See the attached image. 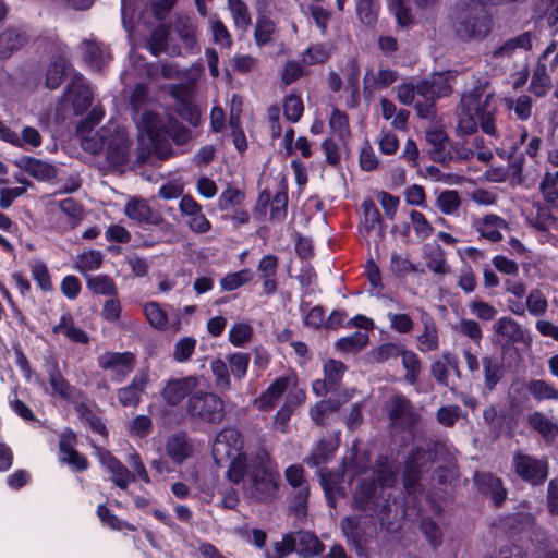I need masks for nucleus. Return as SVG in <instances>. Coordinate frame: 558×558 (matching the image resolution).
Wrapping results in <instances>:
<instances>
[{
    "instance_id": "1",
    "label": "nucleus",
    "mask_w": 558,
    "mask_h": 558,
    "mask_svg": "<svg viewBox=\"0 0 558 558\" xmlns=\"http://www.w3.org/2000/svg\"><path fill=\"white\" fill-rule=\"evenodd\" d=\"M104 117L100 107H94L89 114L77 125V134L84 150L90 154L104 151L108 169H116L129 161L132 142L124 128L116 124H107L94 134L92 129Z\"/></svg>"
},
{
    "instance_id": "2",
    "label": "nucleus",
    "mask_w": 558,
    "mask_h": 558,
    "mask_svg": "<svg viewBox=\"0 0 558 558\" xmlns=\"http://www.w3.org/2000/svg\"><path fill=\"white\" fill-rule=\"evenodd\" d=\"M489 85L488 76L482 74L475 78L473 88L462 95V112L458 121V129L462 133L473 134L480 124L486 134H496L495 114L498 106L494 93H486Z\"/></svg>"
},
{
    "instance_id": "3",
    "label": "nucleus",
    "mask_w": 558,
    "mask_h": 558,
    "mask_svg": "<svg viewBox=\"0 0 558 558\" xmlns=\"http://www.w3.org/2000/svg\"><path fill=\"white\" fill-rule=\"evenodd\" d=\"M390 496V493L379 489L375 480H364L353 493L352 507L366 517H379L389 508Z\"/></svg>"
},
{
    "instance_id": "4",
    "label": "nucleus",
    "mask_w": 558,
    "mask_h": 558,
    "mask_svg": "<svg viewBox=\"0 0 558 558\" xmlns=\"http://www.w3.org/2000/svg\"><path fill=\"white\" fill-rule=\"evenodd\" d=\"M186 412L211 424H220L226 415L222 399L214 392L197 391L189 397Z\"/></svg>"
},
{
    "instance_id": "5",
    "label": "nucleus",
    "mask_w": 558,
    "mask_h": 558,
    "mask_svg": "<svg viewBox=\"0 0 558 558\" xmlns=\"http://www.w3.org/2000/svg\"><path fill=\"white\" fill-rule=\"evenodd\" d=\"M386 412L395 430H411L421 420L420 411L402 395H393L387 401Z\"/></svg>"
},
{
    "instance_id": "6",
    "label": "nucleus",
    "mask_w": 558,
    "mask_h": 558,
    "mask_svg": "<svg viewBox=\"0 0 558 558\" xmlns=\"http://www.w3.org/2000/svg\"><path fill=\"white\" fill-rule=\"evenodd\" d=\"M453 27L461 39H482L490 31V21L482 9H462L456 17Z\"/></svg>"
},
{
    "instance_id": "7",
    "label": "nucleus",
    "mask_w": 558,
    "mask_h": 558,
    "mask_svg": "<svg viewBox=\"0 0 558 558\" xmlns=\"http://www.w3.org/2000/svg\"><path fill=\"white\" fill-rule=\"evenodd\" d=\"M145 47L155 57H158L160 53H166L170 57L183 54L181 45L175 43V38L172 36L171 26L167 24H159L151 31L146 38Z\"/></svg>"
},
{
    "instance_id": "8",
    "label": "nucleus",
    "mask_w": 558,
    "mask_h": 558,
    "mask_svg": "<svg viewBox=\"0 0 558 558\" xmlns=\"http://www.w3.org/2000/svg\"><path fill=\"white\" fill-rule=\"evenodd\" d=\"M243 446L241 434L235 428H225L215 438L213 457L218 464L228 462L241 453Z\"/></svg>"
},
{
    "instance_id": "9",
    "label": "nucleus",
    "mask_w": 558,
    "mask_h": 558,
    "mask_svg": "<svg viewBox=\"0 0 558 558\" xmlns=\"http://www.w3.org/2000/svg\"><path fill=\"white\" fill-rule=\"evenodd\" d=\"M513 468L519 477L532 485L542 484L548 475L546 461L521 452L513 456Z\"/></svg>"
},
{
    "instance_id": "10",
    "label": "nucleus",
    "mask_w": 558,
    "mask_h": 558,
    "mask_svg": "<svg viewBox=\"0 0 558 558\" xmlns=\"http://www.w3.org/2000/svg\"><path fill=\"white\" fill-rule=\"evenodd\" d=\"M251 494L260 501L275 496L277 490V476L269 468L253 469L248 472Z\"/></svg>"
},
{
    "instance_id": "11",
    "label": "nucleus",
    "mask_w": 558,
    "mask_h": 558,
    "mask_svg": "<svg viewBox=\"0 0 558 558\" xmlns=\"http://www.w3.org/2000/svg\"><path fill=\"white\" fill-rule=\"evenodd\" d=\"M94 93L81 74H74L66 87L65 98L72 104L75 114H82L90 107Z\"/></svg>"
},
{
    "instance_id": "12",
    "label": "nucleus",
    "mask_w": 558,
    "mask_h": 558,
    "mask_svg": "<svg viewBox=\"0 0 558 558\" xmlns=\"http://www.w3.org/2000/svg\"><path fill=\"white\" fill-rule=\"evenodd\" d=\"M44 366L52 390L51 393L63 400H73L76 389L64 378L57 357L49 355L45 359Z\"/></svg>"
},
{
    "instance_id": "13",
    "label": "nucleus",
    "mask_w": 558,
    "mask_h": 558,
    "mask_svg": "<svg viewBox=\"0 0 558 558\" xmlns=\"http://www.w3.org/2000/svg\"><path fill=\"white\" fill-rule=\"evenodd\" d=\"M133 120L137 125L141 142L145 141V134L149 143L154 144L156 141H160L162 134L167 129L162 118L158 113L149 109L143 110V112L133 117Z\"/></svg>"
},
{
    "instance_id": "14",
    "label": "nucleus",
    "mask_w": 558,
    "mask_h": 558,
    "mask_svg": "<svg viewBox=\"0 0 558 558\" xmlns=\"http://www.w3.org/2000/svg\"><path fill=\"white\" fill-rule=\"evenodd\" d=\"M149 384V376L146 372L136 374L132 383L117 391L118 400L123 407L136 408L142 400V395Z\"/></svg>"
},
{
    "instance_id": "15",
    "label": "nucleus",
    "mask_w": 558,
    "mask_h": 558,
    "mask_svg": "<svg viewBox=\"0 0 558 558\" xmlns=\"http://www.w3.org/2000/svg\"><path fill=\"white\" fill-rule=\"evenodd\" d=\"M172 36L175 41L179 39L182 41L183 53H194L198 50L196 27L193 21L189 16H179L171 25Z\"/></svg>"
},
{
    "instance_id": "16",
    "label": "nucleus",
    "mask_w": 558,
    "mask_h": 558,
    "mask_svg": "<svg viewBox=\"0 0 558 558\" xmlns=\"http://www.w3.org/2000/svg\"><path fill=\"white\" fill-rule=\"evenodd\" d=\"M134 355L130 352H106L98 359V365L102 369H111L117 375V380L125 377L134 368Z\"/></svg>"
},
{
    "instance_id": "17",
    "label": "nucleus",
    "mask_w": 558,
    "mask_h": 558,
    "mask_svg": "<svg viewBox=\"0 0 558 558\" xmlns=\"http://www.w3.org/2000/svg\"><path fill=\"white\" fill-rule=\"evenodd\" d=\"M28 41L26 32L16 26H9L0 33V59H9Z\"/></svg>"
},
{
    "instance_id": "18",
    "label": "nucleus",
    "mask_w": 558,
    "mask_h": 558,
    "mask_svg": "<svg viewBox=\"0 0 558 558\" xmlns=\"http://www.w3.org/2000/svg\"><path fill=\"white\" fill-rule=\"evenodd\" d=\"M197 386L198 379L194 376L171 379L167 383L161 395L168 404L177 405Z\"/></svg>"
},
{
    "instance_id": "19",
    "label": "nucleus",
    "mask_w": 558,
    "mask_h": 558,
    "mask_svg": "<svg viewBox=\"0 0 558 558\" xmlns=\"http://www.w3.org/2000/svg\"><path fill=\"white\" fill-rule=\"evenodd\" d=\"M293 538V545L295 546V553L301 558H313L320 555L325 545L319 538L310 531H298L290 533Z\"/></svg>"
},
{
    "instance_id": "20",
    "label": "nucleus",
    "mask_w": 558,
    "mask_h": 558,
    "mask_svg": "<svg viewBox=\"0 0 558 558\" xmlns=\"http://www.w3.org/2000/svg\"><path fill=\"white\" fill-rule=\"evenodd\" d=\"M165 451L173 463L181 464L193 454V445L186 434L180 432L167 438Z\"/></svg>"
},
{
    "instance_id": "21",
    "label": "nucleus",
    "mask_w": 558,
    "mask_h": 558,
    "mask_svg": "<svg viewBox=\"0 0 558 558\" xmlns=\"http://www.w3.org/2000/svg\"><path fill=\"white\" fill-rule=\"evenodd\" d=\"M495 332L500 336L506 343H530V338L521 325L509 316L500 317L494 325Z\"/></svg>"
},
{
    "instance_id": "22",
    "label": "nucleus",
    "mask_w": 558,
    "mask_h": 558,
    "mask_svg": "<svg viewBox=\"0 0 558 558\" xmlns=\"http://www.w3.org/2000/svg\"><path fill=\"white\" fill-rule=\"evenodd\" d=\"M99 461L108 471L111 472L112 482L121 489H125L129 483L135 480V475H133L125 465L113 457L111 452L106 450L100 451Z\"/></svg>"
},
{
    "instance_id": "23",
    "label": "nucleus",
    "mask_w": 558,
    "mask_h": 558,
    "mask_svg": "<svg viewBox=\"0 0 558 558\" xmlns=\"http://www.w3.org/2000/svg\"><path fill=\"white\" fill-rule=\"evenodd\" d=\"M475 228L482 238L490 242H499L502 239L501 231L508 229V223L500 216L489 214L478 219Z\"/></svg>"
},
{
    "instance_id": "24",
    "label": "nucleus",
    "mask_w": 558,
    "mask_h": 558,
    "mask_svg": "<svg viewBox=\"0 0 558 558\" xmlns=\"http://www.w3.org/2000/svg\"><path fill=\"white\" fill-rule=\"evenodd\" d=\"M421 323L423 332L417 336L418 350L421 352H430L438 349V329L434 318L425 311L421 310Z\"/></svg>"
},
{
    "instance_id": "25",
    "label": "nucleus",
    "mask_w": 558,
    "mask_h": 558,
    "mask_svg": "<svg viewBox=\"0 0 558 558\" xmlns=\"http://www.w3.org/2000/svg\"><path fill=\"white\" fill-rule=\"evenodd\" d=\"M533 34L524 32L519 36L507 39L500 46L494 48L490 52L492 58H510L517 49L530 50L532 48Z\"/></svg>"
},
{
    "instance_id": "26",
    "label": "nucleus",
    "mask_w": 558,
    "mask_h": 558,
    "mask_svg": "<svg viewBox=\"0 0 558 558\" xmlns=\"http://www.w3.org/2000/svg\"><path fill=\"white\" fill-rule=\"evenodd\" d=\"M481 364L484 372V390L492 392L504 377L502 364L497 357L490 355L483 356Z\"/></svg>"
},
{
    "instance_id": "27",
    "label": "nucleus",
    "mask_w": 558,
    "mask_h": 558,
    "mask_svg": "<svg viewBox=\"0 0 558 558\" xmlns=\"http://www.w3.org/2000/svg\"><path fill=\"white\" fill-rule=\"evenodd\" d=\"M288 377L277 378L268 389L256 400L257 408L262 411L271 410L289 387Z\"/></svg>"
},
{
    "instance_id": "28",
    "label": "nucleus",
    "mask_w": 558,
    "mask_h": 558,
    "mask_svg": "<svg viewBox=\"0 0 558 558\" xmlns=\"http://www.w3.org/2000/svg\"><path fill=\"white\" fill-rule=\"evenodd\" d=\"M398 73L390 69H381L378 72L377 77L373 72V69H368L364 75V93L372 94L376 89L386 88L397 81Z\"/></svg>"
},
{
    "instance_id": "29",
    "label": "nucleus",
    "mask_w": 558,
    "mask_h": 558,
    "mask_svg": "<svg viewBox=\"0 0 558 558\" xmlns=\"http://www.w3.org/2000/svg\"><path fill=\"white\" fill-rule=\"evenodd\" d=\"M435 458L436 451L434 445L428 444L426 447H416L413 449L409 453L404 464L425 472L433 465Z\"/></svg>"
},
{
    "instance_id": "30",
    "label": "nucleus",
    "mask_w": 558,
    "mask_h": 558,
    "mask_svg": "<svg viewBox=\"0 0 558 558\" xmlns=\"http://www.w3.org/2000/svg\"><path fill=\"white\" fill-rule=\"evenodd\" d=\"M531 428L539 433L546 440H553L558 436V424L553 422L543 412L534 411L526 417Z\"/></svg>"
},
{
    "instance_id": "31",
    "label": "nucleus",
    "mask_w": 558,
    "mask_h": 558,
    "mask_svg": "<svg viewBox=\"0 0 558 558\" xmlns=\"http://www.w3.org/2000/svg\"><path fill=\"white\" fill-rule=\"evenodd\" d=\"M84 51L85 62L95 71H100L110 59L108 49L95 41H84Z\"/></svg>"
},
{
    "instance_id": "32",
    "label": "nucleus",
    "mask_w": 558,
    "mask_h": 558,
    "mask_svg": "<svg viewBox=\"0 0 558 558\" xmlns=\"http://www.w3.org/2000/svg\"><path fill=\"white\" fill-rule=\"evenodd\" d=\"M126 216L138 222L154 223L159 222V217L153 214L151 208L144 199H131L125 206Z\"/></svg>"
},
{
    "instance_id": "33",
    "label": "nucleus",
    "mask_w": 558,
    "mask_h": 558,
    "mask_svg": "<svg viewBox=\"0 0 558 558\" xmlns=\"http://www.w3.org/2000/svg\"><path fill=\"white\" fill-rule=\"evenodd\" d=\"M529 222L547 242L550 236H554L550 234L549 229H558V218L544 207H538L536 216L530 219Z\"/></svg>"
},
{
    "instance_id": "34",
    "label": "nucleus",
    "mask_w": 558,
    "mask_h": 558,
    "mask_svg": "<svg viewBox=\"0 0 558 558\" xmlns=\"http://www.w3.org/2000/svg\"><path fill=\"white\" fill-rule=\"evenodd\" d=\"M550 88L551 78L547 73L546 65L537 64L533 72L529 90L541 98L546 96Z\"/></svg>"
},
{
    "instance_id": "35",
    "label": "nucleus",
    "mask_w": 558,
    "mask_h": 558,
    "mask_svg": "<svg viewBox=\"0 0 558 558\" xmlns=\"http://www.w3.org/2000/svg\"><path fill=\"white\" fill-rule=\"evenodd\" d=\"M526 390L534 400H558V389L543 379H531L526 383Z\"/></svg>"
},
{
    "instance_id": "36",
    "label": "nucleus",
    "mask_w": 558,
    "mask_h": 558,
    "mask_svg": "<svg viewBox=\"0 0 558 558\" xmlns=\"http://www.w3.org/2000/svg\"><path fill=\"white\" fill-rule=\"evenodd\" d=\"M54 333H63L71 341L76 343H87L88 336L82 329L75 327L71 316H62L59 324L52 329Z\"/></svg>"
},
{
    "instance_id": "37",
    "label": "nucleus",
    "mask_w": 558,
    "mask_h": 558,
    "mask_svg": "<svg viewBox=\"0 0 558 558\" xmlns=\"http://www.w3.org/2000/svg\"><path fill=\"white\" fill-rule=\"evenodd\" d=\"M337 449V445L332 440H320L313 449L312 453L305 459L310 468L319 466L328 461Z\"/></svg>"
},
{
    "instance_id": "38",
    "label": "nucleus",
    "mask_w": 558,
    "mask_h": 558,
    "mask_svg": "<svg viewBox=\"0 0 558 558\" xmlns=\"http://www.w3.org/2000/svg\"><path fill=\"white\" fill-rule=\"evenodd\" d=\"M398 468L395 463L388 462L387 460L380 461L376 471V478H374L379 487L387 492V488H391L397 483Z\"/></svg>"
},
{
    "instance_id": "39",
    "label": "nucleus",
    "mask_w": 558,
    "mask_h": 558,
    "mask_svg": "<svg viewBox=\"0 0 558 558\" xmlns=\"http://www.w3.org/2000/svg\"><path fill=\"white\" fill-rule=\"evenodd\" d=\"M23 167L28 174L38 180H48L56 175V169L52 165L35 158H26Z\"/></svg>"
},
{
    "instance_id": "40",
    "label": "nucleus",
    "mask_w": 558,
    "mask_h": 558,
    "mask_svg": "<svg viewBox=\"0 0 558 558\" xmlns=\"http://www.w3.org/2000/svg\"><path fill=\"white\" fill-rule=\"evenodd\" d=\"M210 368L216 389L220 392L229 391L231 389V379L226 362L221 359H215L210 363Z\"/></svg>"
},
{
    "instance_id": "41",
    "label": "nucleus",
    "mask_w": 558,
    "mask_h": 558,
    "mask_svg": "<svg viewBox=\"0 0 558 558\" xmlns=\"http://www.w3.org/2000/svg\"><path fill=\"white\" fill-rule=\"evenodd\" d=\"M66 69L68 63L63 58L54 59L47 69L46 86L50 89L58 88L63 82Z\"/></svg>"
},
{
    "instance_id": "42",
    "label": "nucleus",
    "mask_w": 558,
    "mask_h": 558,
    "mask_svg": "<svg viewBox=\"0 0 558 558\" xmlns=\"http://www.w3.org/2000/svg\"><path fill=\"white\" fill-rule=\"evenodd\" d=\"M368 340L369 337L366 332L355 331L351 336L339 339L336 347L344 352L356 353L368 343Z\"/></svg>"
},
{
    "instance_id": "43",
    "label": "nucleus",
    "mask_w": 558,
    "mask_h": 558,
    "mask_svg": "<svg viewBox=\"0 0 558 558\" xmlns=\"http://www.w3.org/2000/svg\"><path fill=\"white\" fill-rule=\"evenodd\" d=\"M87 288L96 294L108 296L117 295V287L114 281L106 275L88 277Z\"/></svg>"
},
{
    "instance_id": "44",
    "label": "nucleus",
    "mask_w": 558,
    "mask_h": 558,
    "mask_svg": "<svg viewBox=\"0 0 558 558\" xmlns=\"http://www.w3.org/2000/svg\"><path fill=\"white\" fill-rule=\"evenodd\" d=\"M228 4L234 25L242 31H246L252 24L246 4L242 0H228Z\"/></svg>"
},
{
    "instance_id": "45",
    "label": "nucleus",
    "mask_w": 558,
    "mask_h": 558,
    "mask_svg": "<svg viewBox=\"0 0 558 558\" xmlns=\"http://www.w3.org/2000/svg\"><path fill=\"white\" fill-rule=\"evenodd\" d=\"M424 472L418 471L412 466L404 464L402 472V484L408 495L422 494L423 487L421 484V477Z\"/></svg>"
},
{
    "instance_id": "46",
    "label": "nucleus",
    "mask_w": 558,
    "mask_h": 558,
    "mask_svg": "<svg viewBox=\"0 0 558 558\" xmlns=\"http://www.w3.org/2000/svg\"><path fill=\"white\" fill-rule=\"evenodd\" d=\"M275 31L276 24L274 21L266 16L258 17L254 31L256 45L262 47L269 44L272 40Z\"/></svg>"
},
{
    "instance_id": "47",
    "label": "nucleus",
    "mask_w": 558,
    "mask_h": 558,
    "mask_svg": "<svg viewBox=\"0 0 558 558\" xmlns=\"http://www.w3.org/2000/svg\"><path fill=\"white\" fill-rule=\"evenodd\" d=\"M149 102L150 97L148 87L143 83L136 84L130 97V106L133 117L143 112V110H148L147 105Z\"/></svg>"
},
{
    "instance_id": "48",
    "label": "nucleus",
    "mask_w": 558,
    "mask_h": 558,
    "mask_svg": "<svg viewBox=\"0 0 558 558\" xmlns=\"http://www.w3.org/2000/svg\"><path fill=\"white\" fill-rule=\"evenodd\" d=\"M399 356H401L402 365L407 369V374L404 377L405 380H408L410 384H415L421 371V362L417 355L414 352L408 351L402 347Z\"/></svg>"
},
{
    "instance_id": "49",
    "label": "nucleus",
    "mask_w": 558,
    "mask_h": 558,
    "mask_svg": "<svg viewBox=\"0 0 558 558\" xmlns=\"http://www.w3.org/2000/svg\"><path fill=\"white\" fill-rule=\"evenodd\" d=\"M402 345L385 343L368 352V359L373 363H384L400 355Z\"/></svg>"
},
{
    "instance_id": "50",
    "label": "nucleus",
    "mask_w": 558,
    "mask_h": 558,
    "mask_svg": "<svg viewBox=\"0 0 558 558\" xmlns=\"http://www.w3.org/2000/svg\"><path fill=\"white\" fill-rule=\"evenodd\" d=\"M525 305L529 313L535 317L545 315L548 308L547 299L538 289H533L530 291L529 295L526 296Z\"/></svg>"
},
{
    "instance_id": "51",
    "label": "nucleus",
    "mask_w": 558,
    "mask_h": 558,
    "mask_svg": "<svg viewBox=\"0 0 558 558\" xmlns=\"http://www.w3.org/2000/svg\"><path fill=\"white\" fill-rule=\"evenodd\" d=\"M454 331L469 338L475 344H480L483 338V331L480 324L473 319H461L454 327Z\"/></svg>"
},
{
    "instance_id": "52",
    "label": "nucleus",
    "mask_w": 558,
    "mask_h": 558,
    "mask_svg": "<svg viewBox=\"0 0 558 558\" xmlns=\"http://www.w3.org/2000/svg\"><path fill=\"white\" fill-rule=\"evenodd\" d=\"M436 205L442 214L452 215L461 205L460 195L453 190L444 191L438 195Z\"/></svg>"
},
{
    "instance_id": "53",
    "label": "nucleus",
    "mask_w": 558,
    "mask_h": 558,
    "mask_svg": "<svg viewBox=\"0 0 558 558\" xmlns=\"http://www.w3.org/2000/svg\"><path fill=\"white\" fill-rule=\"evenodd\" d=\"M226 360L229 363L230 372L234 378L242 379L246 375L250 364V354L236 352L233 354H228Z\"/></svg>"
},
{
    "instance_id": "54",
    "label": "nucleus",
    "mask_w": 558,
    "mask_h": 558,
    "mask_svg": "<svg viewBox=\"0 0 558 558\" xmlns=\"http://www.w3.org/2000/svg\"><path fill=\"white\" fill-rule=\"evenodd\" d=\"M61 461L66 462L77 469L84 471L88 466L87 460L76 450L72 449L66 441H60Z\"/></svg>"
},
{
    "instance_id": "55",
    "label": "nucleus",
    "mask_w": 558,
    "mask_h": 558,
    "mask_svg": "<svg viewBox=\"0 0 558 558\" xmlns=\"http://www.w3.org/2000/svg\"><path fill=\"white\" fill-rule=\"evenodd\" d=\"M339 408L340 402L338 400H322L311 408L310 415L317 425H323L325 416Z\"/></svg>"
},
{
    "instance_id": "56",
    "label": "nucleus",
    "mask_w": 558,
    "mask_h": 558,
    "mask_svg": "<svg viewBox=\"0 0 558 558\" xmlns=\"http://www.w3.org/2000/svg\"><path fill=\"white\" fill-rule=\"evenodd\" d=\"M144 313L146 315L149 324L159 330H163L167 326V314L165 311L155 302L148 303L144 307Z\"/></svg>"
},
{
    "instance_id": "57",
    "label": "nucleus",
    "mask_w": 558,
    "mask_h": 558,
    "mask_svg": "<svg viewBox=\"0 0 558 558\" xmlns=\"http://www.w3.org/2000/svg\"><path fill=\"white\" fill-rule=\"evenodd\" d=\"M345 371L347 366L342 362L332 359L328 360L324 364V375L329 387H333L339 384Z\"/></svg>"
},
{
    "instance_id": "58",
    "label": "nucleus",
    "mask_w": 558,
    "mask_h": 558,
    "mask_svg": "<svg viewBox=\"0 0 558 558\" xmlns=\"http://www.w3.org/2000/svg\"><path fill=\"white\" fill-rule=\"evenodd\" d=\"M341 531L350 543L359 544L362 537L360 517H345L340 522Z\"/></svg>"
},
{
    "instance_id": "59",
    "label": "nucleus",
    "mask_w": 558,
    "mask_h": 558,
    "mask_svg": "<svg viewBox=\"0 0 558 558\" xmlns=\"http://www.w3.org/2000/svg\"><path fill=\"white\" fill-rule=\"evenodd\" d=\"M330 56L329 49L324 44L311 46L302 56V62L307 65L324 63Z\"/></svg>"
},
{
    "instance_id": "60",
    "label": "nucleus",
    "mask_w": 558,
    "mask_h": 558,
    "mask_svg": "<svg viewBox=\"0 0 558 558\" xmlns=\"http://www.w3.org/2000/svg\"><path fill=\"white\" fill-rule=\"evenodd\" d=\"M426 265L428 269L435 274L446 275L449 272L444 251L439 245H436V247L429 252Z\"/></svg>"
},
{
    "instance_id": "61",
    "label": "nucleus",
    "mask_w": 558,
    "mask_h": 558,
    "mask_svg": "<svg viewBox=\"0 0 558 558\" xmlns=\"http://www.w3.org/2000/svg\"><path fill=\"white\" fill-rule=\"evenodd\" d=\"M430 84L432 94L434 100L440 97L448 96L451 94V85L449 83V76L444 73H435L428 78Z\"/></svg>"
},
{
    "instance_id": "62",
    "label": "nucleus",
    "mask_w": 558,
    "mask_h": 558,
    "mask_svg": "<svg viewBox=\"0 0 558 558\" xmlns=\"http://www.w3.org/2000/svg\"><path fill=\"white\" fill-rule=\"evenodd\" d=\"M210 29L213 34V39L216 44L227 48H230L232 46L231 35L221 20H219L218 17H211Z\"/></svg>"
},
{
    "instance_id": "63",
    "label": "nucleus",
    "mask_w": 558,
    "mask_h": 558,
    "mask_svg": "<svg viewBox=\"0 0 558 558\" xmlns=\"http://www.w3.org/2000/svg\"><path fill=\"white\" fill-rule=\"evenodd\" d=\"M253 336V328L248 324L240 323L235 324L230 332L229 340L235 347H242L248 342Z\"/></svg>"
},
{
    "instance_id": "64",
    "label": "nucleus",
    "mask_w": 558,
    "mask_h": 558,
    "mask_svg": "<svg viewBox=\"0 0 558 558\" xmlns=\"http://www.w3.org/2000/svg\"><path fill=\"white\" fill-rule=\"evenodd\" d=\"M296 548L293 545V538L290 533L282 536L280 542L274 544V553L266 551V558H286L288 555L295 553Z\"/></svg>"
}]
</instances>
